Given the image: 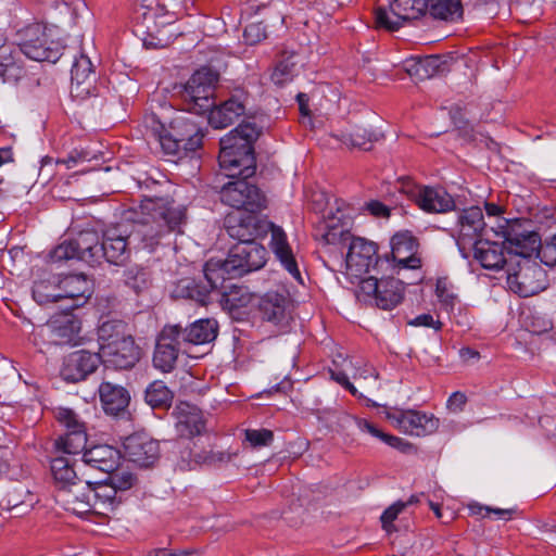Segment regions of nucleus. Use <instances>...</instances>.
<instances>
[{"instance_id":"obj_58","label":"nucleus","mask_w":556,"mask_h":556,"mask_svg":"<svg viewBox=\"0 0 556 556\" xmlns=\"http://www.w3.org/2000/svg\"><path fill=\"white\" fill-rule=\"evenodd\" d=\"M379 285L380 280L370 276L359 281V290L364 295L372 296L376 300L379 291Z\"/></svg>"},{"instance_id":"obj_62","label":"nucleus","mask_w":556,"mask_h":556,"mask_svg":"<svg viewBox=\"0 0 556 556\" xmlns=\"http://www.w3.org/2000/svg\"><path fill=\"white\" fill-rule=\"evenodd\" d=\"M369 213L376 217H389L390 208L379 201H370L366 204Z\"/></svg>"},{"instance_id":"obj_38","label":"nucleus","mask_w":556,"mask_h":556,"mask_svg":"<svg viewBox=\"0 0 556 556\" xmlns=\"http://www.w3.org/2000/svg\"><path fill=\"white\" fill-rule=\"evenodd\" d=\"M204 277H206L204 275ZM207 278H205V283L197 281L194 278H182L180 279L173 290V296L177 299H189L201 304H205L208 294L212 290Z\"/></svg>"},{"instance_id":"obj_3","label":"nucleus","mask_w":556,"mask_h":556,"mask_svg":"<svg viewBox=\"0 0 556 556\" xmlns=\"http://www.w3.org/2000/svg\"><path fill=\"white\" fill-rule=\"evenodd\" d=\"M261 134L254 123H242L219 141L218 162L226 176L251 177L255 174L253 142Z\"/></svg>"},{"instance_id":"obj_9","label":"nucleus","mask_w":556,"mask_h":556,"mask_svg":"<svg viewBox=\"0 0 556 556\" xmlns=\"http://www.w3.org/2000/svg\"><path fill=\"white\" fill-rule=\"evenodd\" d=\"M22 56L38 62H56L63 50L62 43L54 38L52 29L47 26L35 23L25 27L21 33V42L18 45Z\"/></svg>"},{"instance_id":"obj_21","label":"nucleus","mask_w":556,"mask_h":556,"mask_svg":"<svg viewBox=\"0 0 556 556\" xmlns=\"http://www.w3.org/2000/svg\"><path fill=\"white\" fill-rule=\"evenodd\" d=\"M419 243L408 231L395 233L391 239V255L399 269H418L421 258L418 256Z\"/></svg>"},{"instance_id":"obj_41","label":"nucleus","mask_w":556,"mask_h":556,"mask_svg":"<svg viewBox=\"0 0 556 556\" xmlns=\"http://www.w3.org/2000/svg\"><path fill=\"white\" fill-rule=\"evenodd\" d=\"M226 230L229 237L237 239L239 242L255 241V236L257 233L255 217H229L227 219Z\"/></svg>"},{"instance_id":"obj_46","label":"nucleus","mask_w":556,"mask_h":556,"mask_svg":"<svg viewBox=\"0 0 556 556\" xmlns=\"http://www.w3.org/2000/svg\"><path fill=\"white\" fill-rule=\"evenodd\" d=\"M125 283L136 293L147 290L150 286V273L140 266H131L125 270Z\"/></svg>"},{"instance_id":"obj_37","label":"nucleus","mask_w":556,"mask_h":556,"mask_svg":"<svg viewBox=\"0 0 556 556\" xmlns=\"http://www.w3.org/2000/svg\"><path fill=\"white\" fill-rule=\"evenodd\" d=\"M404 283L393 277L380 279L376 305L381 309H392L397 306L404 298Z\"/></svg>"},{"instance_id":"obj_11","label":"nucleus","mask_w":556,"mask_h":556,"mask_svg":"<svg viewBox=\"0 0 556 556\" xmlns=\"http://www.w3.org/2000/svg\"><path fill=\"white\" fill-rule=\"evenodd\" d=\"M427 0H393L389 8L379 7L375 11L377 27L389 31L400 29L405 22L418 18L426 13Z\"/></svg>"},{"instance_id":"obj_42","label":"nucleus","mask_w":556,"mask_h":556,"mask_svg":"<svg viewBox=\"0 0 556 556\" xmlns=\"http://www.w3.org/2000/svg\"><path fill=\"white\" fill-rule=\"evenodd\" d=\"M51 472L55 483L60 490H67L72 485H76L77 473L74 464L64 456H58L51 462Z\"/></svg>"},{"instance_id":"obj_51","label":"nucleus","mask_w":556,"mask_h":556,"mask_svg":"<svg viewBox=\"0 0 556 556\" xmlns=\"http://www.w3.org/2000/svg\"><path fill=\"white\" fill-rule=\"evenodd\" d=\"M294 66L295 64L290 60L280 61L271 74L274 84L281 86L291 80L294 74Z\"/></svg>"},{"instance_id":"obj_48","label":"nucleus","mask_w":556,"mask_h":556,"mask_svg":"<svg viewBox=\"0 0 556 556\" xmlns=\"http://www.w3.org/2000/svg\"><path fill=\"white\" fill-rule=\"evenodd\" d=\"M229 291L225 292V301L230 308H240L249 305L252 301V294L247 287L232 285Z\"/></svg>"},{"instance_id":"obj_64","label":"nucleus","mask_w":556,"mask_h":556,"mask_svg":"<svg viewBox=\"0 0 556 556\" xmlns=\"http://www.w3.org/2000/svg\"><path fill=\"white\" fill-rule=\"evenodd\" d=\"M353 378L356 381H358V380L366 381L367 379H372V381L376 383L378 375L374 368L365 367L363 369L356 370L355 374L353 375Z\"/></svg>"},{"instance_id":"obj_43","label":"nucleus","mask_w":556,"mask_h":556,"mask_svg":"<svg viewBox=\"0 0 556 556\" xmlns=\"http://www.w3.org/2000/svg\"><path fill=\"white\" fill-rule=\"evenodd\" d=\"M380 136L381 135L379 132L371 131L366 127L355 126L351 132H342L336 137L348 147L367 151L370 150L374 141L379 140Z\"/></svg>"},{"instance_id":"obj_27","label":"nucleus","mask_w":556,"mask_h":556,"mask_svg":"<svg viewBox=\"0 0 556 556\" xmlns=\"http://www.w3.org/2000/svg\"><path fill=\"white\" fill-rule=\"evenodd\" d=\"M176 415V430L181 440H190L201 434L205 428L201 410L186 402L179 403L174 410Z\"/></svg>"},{"instance_id":"obj_33","label":"nucleus","mask_w":556,"mask_h":556,"mask_svg":"<svg viewBox=\"0 0 556 556\" xmlns=\"http://www.w3.org/2000/svg\"><path fill=\"white\" fill-rule=\"evenodd\" d=\"M25 74L20 48L3 45L0 49V77L7 83H17Z\"/></svg>"},{"instance_id":"obj_52","label":"nucleus","mask_w":556,"mask_h":556,"mask_svg":"<svg viewBox=\"0 0 556 556\" xmlns=\"http://www.w3.org/2000/svg\"><path fill=\"white\" fill-rule=\"evenodd\" d=\"M50 258L53 262H62L74 258L78 260V254L73 240H65L60 243L53 251H51Z\"/></svg>"},{"instance_id":"obj_31","label":"nucleus","mask_w":556,"mask_h":556,"mask_svg":"<svg viewBox=\"0 0 556 556\" xmlns=\"http://www.w3.org/2000/svg\"><path fill=\"white\" fill-rule=\"evenodd\" d=\"M99 396L104 412L114 416L123 413L130 401V395L124 387L109 381L100 384Z\"/></svg>"},{"instance_id":"obj_63","label":"nucleus","mask_w":556,"mask_h":556,"mask_svg":"<svg viewBox=\"0 0 556 556\" xmlns=\"http://www.w3.org/2000/svg\"><path fill=\"white\" fill-rule=\"evenodd\" d=\"M460 359L465 364H470L475 361L480 359V353L476 350H472L471 348L464 346L458 352Z\"/></svg>"},{"instance_id":"obj_29","label":"nucleus","mask_w":556,"mask_h":556,"mask_svg":"<svg viewBox=\"0 0 556 556\" xmlns=\"http://www.w3.org/2000/svg\"><path fill=\"white\" fill-rule=\"evenodd\" d=\"M269 229L270 247L276 257L294 279L301 281V273L298 268V264L292 250L288 243L287 235L281 227L274 224L269 225Z\"/></svg>"},{"instance_id":"obj_6","label":"nucleus","mask_w":556,"mask_h":556,"mask_svg":"<svg viewBox=\"0 0 556 556\" xmlns=\"http://www.w3.org/2000/svg\"><path fill=\"white\" fill-rule=\"evenodd\" d=\"M321 238L327 244L348 247L345 266L348 274L352 277H362L377 264L378 248L372 241L361 237H353L349 231L331 225H327V229Z\"/></svg>"},{"instance_id":"obj_12","label":"nucleus","mask_w":556,"mask_h":556,"mask_svg":"<svg viewBox=\"0 0 556 556\" xmlns=\"http://www.w3.org/2000/svg\"><path fill=\"white\" fill-rule=\"evenodd\" d=\"M485 222L480 207L471 206L459 212L454 237L463 254L483 240Z\"/></svg>"},{"instance_id":"obj_60","label":"nucleus","mask_w":556,"mask_h":556,"mask_svg":"<svg viewBox=\"0 0 556 556\" xmlns=\"http://www.w3.org/2000/svg\"><path fill=\"white\" fill-rule=\"evenodd\" d=\"M466 402L467 397L464 393L454 392L447 400V408L454 413L462 412Z\"/></svg>"},{"instance_id":"obj_8","label":"nucleus","mask_w":556,"mask_h":556,"mask_svg":"<svg viewBox=\"0 0 556 556\" xmlns=\"http://www.w3.org/2000/svg\"><path fill=\"white\" fill-rule=\"evenodd\" d=\"M218 78L219 74L210 67H202L193 73L181 91L185 110L202 115L213 109L214 90Z\"/></svg>"},{"instance_id":"obj_16","label":"nucleus","mask_w":556,"mask_h":556,"mask_svg":"<svg viewBox=\"0 0 556 556\" xmlns=\"http://www.w3.org/2000/svg\"><path fill=\"white\" fill-rule=\"evenodd\" d=\"M260 318L278 328H286L291 319V302L286 292L268 291L257 303Z\"/></svg>"},{"instance_id":"obj_36","label":"nucleus","mask_w":556,"mask_h":556,"mask_svg":"<svg viewBox=\"0 0 556 556\" xmlns=\"http://www.w3.org/2000/svg\"><path fill=\"white\" fill-rule=\"evenodd\" d=\"M131 337L132 334L130 333L126 323L115 319L106 320L98 328V341L100 344L99 353H103L104 350Z\"/></svg>"},{"instance_id":"obj_15","label":"nucleus","mask_w":556,"mask_h":556,"mask_svg":"<svg viewBox=\"0 0 556 556\" xmlns=\"http://www.w3.org/2000/svg\"><path fill=\"white\" fill-rule=\"evenodd\" d=\"M176 327L164 326L157 336L155 350L153 354V365L163 372H170L178 359L180 352L187 353V349L180 339Z\"/></svg>"},{"instance_id":"obj_19","label":"nucleus","mask_w":556,"mask_h":556,"mask_svg":"<svg viewBox=\"0 0 556 556\" xmlns=\"http://www.w3.org/2000/svg\"><path fill=\"white\" fill-rule=\"evenodd\" d=\"M510 231L518 230L511 226L505 232V241L503 244L491 242L490 240H482L471 248L473 249L475 258L482 267L492 270L506 268V271L508 273V263L511 261L513 256L507 249V236Z\"/></svg>"},{"instance_id":"obj_59","label":"nucleus","mask_w":556,"mask_h":556,"mask_svg":"<svg viewBox=\"0 0 556 556\" xmlns=\"http://www.w3.org/2000/svg\"><path fill=\"white\" fill-rule=\"evenodd\" d=\"M355 421H356V425L358 427V429L362 431V432H366V433H369L370 435L375 437V438H378L380 439L381 441H384L386 440V437L388 435V433H384L383 431H381L380 429H378L374 424H371L370 421L366 420V419H362V418H355Z\"/></svg>"},{"instance_id":"obj_56","label":"nucleus","mask_w":556,"mask_h":556,"mask_svg":"<svg viewBox=\"0 0 556 556\" xmlns=\"http://www.w3.org/2000/svg\"><path fill=\"white\" fill-rule=\"evenodd\" d=\"M408 325L415 327H429L433 328L437 331L441 330L443 326V324L439 319H434L430 314L418 315L414 319H410L408 321Z\"/></svg>"},{"instance_id":"obj_17","label":"nucleus","mask_w":556,"mask_h":556,"mask_svg":"<svg viewBox=\"0 0 556 556\" xmlns=\"http://www.w3.org/2000/svg\"><path fill=\"white\" fill-rule=\"evenodd\" d=\"M98 74L90 58L81 53L75 59L71 70V93L74 98L84 100L97 94Z\"/></svg>"},{"instance_id":"obj_28","label":"nucleus","mask_w":556,"mask_h":556,"mask_svg":"<svg viewBox=\"0 0 556 556\" xmlns=\"http://www.w3.org/2000/svg\"><path fill=\"white\" fill-rule=\"evenodd\" d=\"M86 498L91 500V511L102 515L113 511L122 503V497L108 480L90 482L89 495Z\"/></svg>"},{"instance_id":"obj_44","label":"nucleus","mask_w":556,"mask_h":556,"mask_svg":"<svg viewBox=\"0 0 556 556\" xmlns=\"http://www.w3.org/2000/svg\"><path fill=\"white\" fill-rule=\"evenodd\" d=\"M174 393L161 380L151 382L144 392V400L152 408L167 409L170 407Z\"/></svg>"},{"instance_id":"obj_39","label":"nucleus","mask_w":556,"mask_h":556,"mask_svg":"<svg viewBox=\"0 0 556 556\" xmlns=\"http://www.w3.org/2000/svg\"><path fill=\"white\" fill-rule=\"evenodd\" d=\"M49 327L55 343L75 344L80 331V321L74 315L65 314L62 318L52 320Z\"/></svg>"},{"instance_id":"obj_50","label":"nucleus","mask_w":556,"mask_h":556,"mask_svg":"<svg viewBox=\"0 0 556 556\" xmlns=\"http://www.w3.org/2000/svg\"><path fill=\"white\" fill-rule=\"evenodd\" d=\"M245 441L253 447L269 445L274 440V433L268 429H248L244 432Z\"/></svg>"},{"instance_id":"obj_35","label":"nucleus","mask_w":556,"mask_h":556,"mask_svg":"<svg viewBox=\"0 0 556 556\" xmlns=\"http://www.w3.org/2000/svg\"><path fill=\"white\" fill-rule=\"evenodd\" d=\"M72 240L79 261L92 265L101 260V243L97 231L91 229L83 230Z\"/></svg>"},{"instance_id":"obj_10","label":"nucleus","mask_w":556,"mask_h":556,"mask_svg":"<svg viewBox=\"0 0 556 556\" xmlns=\"http://www.w3.org/2000/svg\"><path fill=\"white\" fill-rule=\"evenodd\" d=\"M239 177L222 188V202L233 208L244 210L250 213L264 208L266 205L265 195L255 185L247 180L249 177Z\"/></svg>"},{"instance_id":"obj_20","label":"nucleus","mask_w":556,"mask_h":556,"mask_svg":"<svg viewBox=\"0 0 556 556\" xmlns=\"http://www.w3.org/2000/svg\"><path fill=\"white\" fill-rule=\"evenodd\" d=\"M412 200L427 213H446L454 210L453 197L443 188L416 186L408 191Z\"/></svg>"},{"instance_id":"obj_22","label":"nucleus","mask_w":556,"mask_h":556,"mask_svg":"<svg viewBox=\"0 0 556 556\" xmlns=\"http://www.w3.org/2000/svg\"><path fill=\"white\" fill-rule=\"evenodd\" d=\"M124 450L128 460L140 467L152 466L160 455L159 442L139 433L126 438Z\"/></svg>"},{"instance_id":"obj_47","label":"nucleus","mask_w":556,"mask_h":556,"mask_svg":"<svg viewBox=\"0 0 556 556\" xmlns=\"http://www.w3.org/2000/svg\"><path fill=\"white\" fill-rule=\"evenodd\" d=\"M108 482L119 493L131 489L137 483V478L128 469L117 467L109 472Z\"/></svg>"},{"instance_id":"obj_54","label":"nucleus","mask_w":556,"mask_h":556,"mask_svg":"<svg viewBox=\"0 0 556 556\" xmlns=\"http://www.w3.org/2000/svg\"><path fill=\"white\" fill-rule=\"evenodd\" d=\"M405 507L406 503L399 501L392 504L383 511L380 519L382 522V528L387 532H391L394 529L392 523L397 518V516L404 510Z\"/></svg>"},{"instance_id":"obj_55","label":"nucleus","mask_w":556,"mask_h":556,"mask_svg":"<svg viewBox=\"0 0 556 556\" xmlns=\"http://www.w3.org/2000/svg\"><path fill=\"white\" fill-rule=\"evenodd\" d=\"M248 45H255L266 38V28L262 23L249 24L243 33Z\"/></svg>"},{"instance_id":"obj_30","label":"nucleus","mask_w":556,"mask_h":556,"mask_svg":"<svg viewBox=\"0 0 556 556\" xmlns=\"http://www.w3.org/2000/svg\"><path fill=\"white\" fill-rule=\"evenodd\" d=\"M119 452L110 445H96L86 450L81 457V463L92 469L102 472L115 470L119 463Z\"/></svg>"},{"instance_id":"obj_13","label":"nucleus","mask_w":556,"mask_h":556,"mask_svg":"<svg viewBox=\"0 0 556 556\" xmlns=\"http://www.w3.org/2000/svg\"><path fill=\"white\" fill-rule=\"evenodd\" d=\"M56 419L66 428V433L60 437L54 446L61 454L77 455L85 452L87 443L86 427L78 416L68 408H60Z\"/></svg>"},{"instance_id":"obj_26","label":"nucleus","mask_w":556,"mask_h":556,"mask_svg":"<svg viewBox=\"0 0 556 556\" xmlns=\"http://www.w3.org/2000/svg\"><path fill=\"white\" fill-rule=\"evenodd\" d=\"M245 99L243 93H238L231 96L220 105H214V108L207 112L208 123L214 128H226L230 126L245 114Z\"/></svg>"},{"instance_id":"obj_24","label":"nucleus","mask_w":556,"mask_h":556,"mask_svg":"<svg viewBox=\"0 0 556 556\" xmlns=\"http://www.w3.org/2000/svg\"><path fill=\"white\" fill-rule=\"evenodd\" d=\"M100 354L102 363L106 367L116 369H129L134 367L140 358V350L136 345L132 337L116 345H112Z\"/></svg>"},{"instance_id":"obj_49","label":"nucleus","mask_w":556,"mask_h":556,"mask_svg":"<svg viewBox=\"0 0 556 556\" xmlns=\"http://www.w3.org/2000/svg\"><path fill=\"white\" fill-rule=\"evenodd\" d=\"M541 262L546 266L553 267L556 265V232L546 238L543 242L538 243V249L534 252Z\"/></svg>"},{"instance_id":"obj_18","label":"nucleus","mask_w":556,"mask_h":556,"mask_svg":"<svg viewBox=\"0 0 556 556\" xmlns=\"http://www.w3.org/2000/svg\"><path fill=\"white\" fill-rule=\"evenodd\" d=\"M101 247V258L104 257L109 263L122 264L130 253L131 247L140 249L138 243L130 242V231L127 232L123 225L108 229L103 233Z\"/></svg>"},{"instance_id":"obj_7","label":"nucleus","mask_w":556,"mask_h":556,"mask_svg":"<svg viewBox=\"0 0 556 556\" xmlns=\"http://www.w3.org/2000/svg\"><path fill=\"white\" fill-rule=\"evenodd\" d=\"M91 294V285L83 274L67 275L52 281H36L33 287L34 299L39 304L54 303L61 300H70L66 309H75L87 301Z\"/></svg>"},{"instance_id":"obj_40","label":"nucleus","mask_w":556,"mask_h":556,"mask_svg":"<svg viewBox=\"0 0 556 556\" xmlns=\"http://www.w3.org/2000/svg\"><path fill=\"white\" fill-rule=\"evenodd\" d=\"M426 13L434 20L455 23L462 20L464 9L460 0H427Z\"/></svg>"},{"instance_id":"obj_23","label":"nucleus","mask_w":556,"mask_h":556,"mask_svg":"<svg viewBox=\"0 0 556 556\" xmlns=\"http://www.w3.org/2000/svg\"><path fill=\"white\" fill-rule=\"evenodd\" d=\"M102 363L101 354L79 350L71 353L64 361L62 376L65 380L77 382L92 374Z\"/></svg>"},{"instance_id":"obj_25","label":"nucleus","mask_w":556,"mask_h":556,"mask_svg":"<svg viewBox=\"0 0 556 556\" xmlns=\"http://www.w3.org/2000/svg\"><path fill=\"white\" fill-rule=\"evenodd\" d=\"M176 327L179 333L180 343L187 349L189 345H200L212 342L217 337V323L214 319H199L187 327L180 324L170 325Z\"/></svg>"},{"instance_id":"obj_32","label":"nucleus","mask_w":556,"mask_h":556,"mask_svg":"<svg viewBox=\"0 0 556 556\" xmlns=\"http://www.w3.org/2000/svg\"><path fill=\"white\" fill-rule=\"evenodd\" d=\"M90 481L76 483L67 490H60L59 498L63 503L66 510L76 515H84L91 511V500H87L89 495Z\"/></svg>"},{"instance_id":"obj_53","label":"nucleus","mask_w":556,"mask_h":556,"mask_svg":"<svg viewBox=\"0 0 556 556\" xmlns=\"http://www.w3.org/2000/svg\"><path fill=\"white\" fill-rule=\"evenodd\" d=\"M238 451L230 452V451H211V452H203L202 453V464H208V465H218V464H227L232 462L238 456Z\"/></svg>"},{"instance_id":"obj_57","label":"nucleus","mask_w":556,"mask_h":556,"mask_svg":"<svg viewBox=\"0 0 556 556\" xmlns=\"http://www.w3.org/2000/svg\"><path fill=\"white\" fill-rule=\"evenodd\" d=\"M383 442L389 446L396 448L405 454H410L416 451L415 446L410 442L392 434H388Z\"/></svg>"},{"instance_id":"obj_14","label":"nucleus","mask_w":556,"mask_h":556,"mask_svg":"<svg viewBox=\"0 0 556 556\" xmlns=\"http://www.w3.org/2000/svg\"><path fill=\"white\" fill-rule=\"evenodd\" d=\"M386 418L400 431L417 437L431 434L440 426L439 419L433 415L414 409L387 410Z\"/></svg>"},{"instance_id":"obj_1","label":"nucleus","mask_w":556,"mask_h":556,"mask_svg":"<svg viewBox=\"0 0 556 556\" xmlns=\"http://www.w3.org/2000/svg\"><path fill=\"white\" fill-rule=\"evenodd\" d=\"M139 208V212H129L127 219L134 222L130 242L138 243L140 249L152 251L165 236L182 232L187 218L184 205L164 199H149Z\"/></svg>"},{"instance_id":"obj_34","label":"nucleus","mask_w":556,"mask_h":556,"mask_svg":"<svg viewBox=\"0 0 556 556\" xmlns=\"http://www.w3.org/2000/svg\"><path fill=\"white\" fill-rule=\"evenodd\" d=\"M447 71L446 61L439 55H428L420 59H412L406 63V72L409 76L420 80L431 78L434 75Z\"/></svg>"},{"instance_id":"obj_45","label":"nucleus","mask_w":556,"mask_h":556,"mask_svg":"<svg viewBox=\"0 0 556 556\" xmlns=\"http://www.w3.org/2000/svg\"><path fill=\"white\" fill-rule=\"evenodd\" d=\"M174 454L177 457V467L185 470H192L198 465L202 464V453H193L192 442L190 440H180L175 445Z\"/></svg>"},{"instance_id":"obj_61","label":"nucleus","mask_w":556,"mask_h":556,"mask_svg":"<svg viewBox=\"0 0 556 556\" xmlns=\"http://www.w3.org/2000/svg\"><path fill=\"white\" fill-rule=\"evenodd\" d=\"M331 378L339 384L349 390L354 396H358L357 389L349 380V377L343 371H331Z\"/></svg>"},{"instance_id":"obj_2","label":"nucleus","mask_w":556,"mask_h":556,"mask_svg":"<svg viewBox=\"0 0 556 556\" xmlns=\"http://www.w3.org/2000/svg\"><path fill=\"white\" fill-rule=\"evenodd\" d=\"M540 236L534 231H510L507 236L508 252L514 255L508 263L507 283L511 291L528 298L547 288L546 271L531 256L538 249Z\"/></svg>"},{"instance_id":"obj_4","label":"nucleus","mask_w":556,"mask_h":556,"mask_svg":"<svg viewBox=\"0 0 556 556\" xmlns=\"http://www.w3.org/2000/svg\"><path fill=\"white\" fill-rule=\"evenodd\" d=\"M267 250L256 241L238 242L227 258H211L205 263L204 273L212 288H224L226 279L243 276L266 264Z\"/></svg>"},{"instance_id":"obj_5","label":"nucleus","mask_w":556,"mask_h":556,"mask_svg":"<svg viewBox=\"0 0 556 556\" xmlns=\"http://www.w3.org/2000/svg\"><path fill=\"white\" fill-rule=\"evenodd\" d=\"M146 125L150 128L151 136L166 154L186 155L188 152L195 151L202 144L204 135L201 128L187 117L174 118L168 130L155 116L146 118Z\"/></svg>"}]
</instances>
